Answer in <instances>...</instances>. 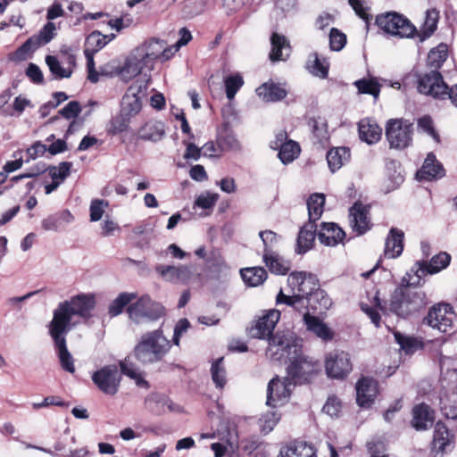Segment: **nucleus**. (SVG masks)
Here are the masks:
<instances>
[{
	"mask_svg": "<svg viewBox=\"0 0 457 457\" xmlns=\"http://www.w3.org/2000/svg\"><path fill=\"white\" fill-rule=\"evenodd\" d=\"M266 354L275 361H281L286 357L288 359L287 374L294 384L308 382L320 370L318 361L306 355L300 342L289 332H277L270 339Z\"/></svg>",
	"mask_w": 457,
	"mask_h": 457,
	"instance_id": "1",
	"label": "nucleus"
},
{
	"mask_svg": "<svg viewBox=\"0 0 457 457\" xmlns=\"http://www.w3.org/2000/svg\"><path fill=\"white\" fill-rule=\"evenodd\" d=\"M96 306V298L93 294H79L70 300L60 303L54 311V317L49 324L50 328L70 331L72 326L73 316L87 320Z\"/></svg>",
	"mask_w": 457,
	"mask_h": 457,
	"instance_id": "2",
	"label": "nucleus"
},
{
	"mask_svg": "<svg viewBox=\"0 0 457 457\" xmlns=\"http://www.w3.org/2000/svg\"><path fill=\"white\" fill-rule=\"evenodd\" d=\"M171 348L170 341L161 328L144 333L134 347V356L144 365L162 361Z\"/></svg>",
	"mask_w": 457,
	"mask_h": 457,
	"instance_id": "3",
	"label": "nucleus"
},
{
	"mask_svg": "<svg viewBox=\"0 0 457 457\" xmlns=\"http://www.w3.org/2000/svg\"><path fill=\"white\" fill-rule=\"evenodd\" d=\"M427 295L411 286H401L391 295L390 311L400 317H407L428 304Z\"/></svg>",
	"mask_w": 457,
	"mask_h": 457,
	"instance_id": "4",
	"label": "nucleus"
},
{
	"mask_svg": "<svg viewBox=\"0 0 457 457\" xmlns=\"http://www.w3.org/2000/svg\"><path fill=\"white\" fill-rule=\"evenodd\" d=\"M418 89L420 93L431 96L435 99L449 98L457 107V84L449 87L443 80L438 71H429L419 79Z\"/></svg>",
	"mask_w": 457,
	"mask_h": 457,
	"instance_id": "5",
	"label": "nucleus"
},
{
	"mask_svg": "<svg viewBox=\"0 0 457 457\" xmlns=\"http://www.w3.org/2000/svg\"><path fill=\"white\" fill-rule=\"evenodd\" d=\"M376 24L384 32L401 38L415 37L417 28L403 15L389 12L377 16Z\"/></svg>",
	"mask_w": 457,
	"mask_h": 457,
	"instance_id": "6",
	"label": "nucleus"
},
{
	"mask_svg": "<svg viewBox=\"0 0 457 457\" xmlns=\"http://www.w3.org/2000/svg\"><path fill=\"white\" fill-rule=\"evenodd\" d=\"M442 394L440 396L441 410L448 419L457 418V370H447L443 372L441 380Z\"/></svg>",
	"mask_w": 457,
	"mask_h": 457,
	"instance_id": "7",
	"label": "nucleus"
},
{
	"mask_svg": "<svg viewBox=\"0 0 457 457\" xmlns=\"http://www.w3.org/2000/svg\"><path fill=\"white\" fill-rule=\"evenodd\" d=\"M413 124L404 119H391L386 125V137L390 148L403 150L412 143Z\"/></svg>",
	"mask_w": 457,
	"mask_h": 457,
	"instance_id": "8",
	"label": "nucleus"
},
{
	"mask_svg": "<svg viewBox=\"0 0 457 457\" xmlns=\"http://www.w3.org/2000/svg\"><path fill=\"white\" fill-rule=\"evenodd\" d=\"M150 77L145 74L136 80L127 90L121 101V114L128 118L137 115L142 108V100L147 95Z\"/></svg>",
	"mask_w": 457,
	"mask_h": 457,
	"instance_id": "9",
	"label": "nucleus"
},
{
	"mask_svg": "<svg viewBox=\"0 0 457 457\" xmlns=\"http://www.w3.org/2000/svg\"><path fill=\"white\" fill-rule=\"evenodd\" d=\"M163 312V307L149 295H143L128 307L129 319L137 324L154 321L162 316Z\"/></svg>",
	"mask_w": 457,
	"mask_h": 457,
	"instance_id": "10",
	"label": "nucleus"
},
{
	"mask_svg": "<svg viewBox=\"0 0 457 457\" xmlns=\"http://www.w3.org/2000/svg\"><path fill=\"white\" fill-rule=\"evenodd\" d=\"M455 318L453 308L449 303H439L429 308L422 320V324L441 333H446L453 328Z\"/></svg>",
	"mask_w": 457,
	"mask_h": 457,
	"instance_id": "11",
	"label": "nucleus"
},
{
	"mask_svg": "<svg viewBox=\"0 0 457 457\" xmlns=\"http://www.w3.org/2000/svg\"><path fill=\"white\" fill-rule=\"evenodd\" d=\"M121 375L117 366L107 365L92 375V380L103 393L114 395L120 387Z\"/></svg>",
	"mask_w": 457,
	"mask_h": 457,
	"instance_id": "12",
	"label": "nucleus"
},
{
	"mask_svg": "<svg viewBox=\"0 0 457 457\" xmlns=\"http://www.w3.org/2000/svg\"><path fill=\"white\" fill-rule=\"evenodd\" d=\"M293 385L289 377L283 379L278 377L272 378L267 387L266 404L272 408L284 405L289 399Z\"/></svg>",
	"mask_w": 457,
	"mask_h": 457,
	"instance_id": "13",
	"label": "nucleus"
},
{
	"mask_svg": "<svg viewBox=\"0 0 457 457\" xmlns=\"http://www.w3.org/2000/svg\"><path fill=\"white\" fill-rule=\"evenodd\" d=\"M352 362L348 353L333 351L329 353L325 361V370L329 378H344L352 371Z\"/></svg>",
	"mask_w": 457,
	"mask_h": 457,
	"instance_id": "14",
	"label": "nucleus"
},
{
	"mask_svg": "<svg viewBox=\"0 0 457 457\" xmlns=\"http://www.w3.org/2000/svg\"><path fill=\"white\" fill-rule=\"evenodd\" d=\"M280 319V312L275 309L268 311L260 317L249 329V335L253 338L271 339L276 334L272 335L276 324ZM270 345L268 346V348Z\"/></svg>",
	"mask_w": 457,
	"mask_h": 457,
	"instance_id": "15",
	"label": "nucleus"
},
{
	"mask_svg": "<svg viewBox=\"0 0 457 457\" xmlns=\"http://www.w3.org/2000/svg\"><path fill=\"white\" fill-rule=\"evenodd\" d=\"M155 271L163 281L173 284H187L193 276L192 268L187 265L158 264Z\"/></svg>",
	"mask_w": 457,
	"mask_h": 457,
	"instance_id": "16",
	"label": "nucleus"
},
{
	"mask_svg": "<svg viewBox=\"0 0 457 457\" xmlns=\"http://www.w3.org/2000/svg\"><path fill=\"white\" fill-rule=\"evenodd\" d=\"M271 146L274 149H278V158L284 164L292 162L299 156L301 152L298 143L291 139L287 140V135L285 131H280L276 135Z\"/></svg>",
	"mask_w": 457,
	"mask_h": 457,
	"instance_id": "17",
	"label": "nucleus"
},
{
	"mask_svg": "<svg viewBox=\"0 0 457 457\" xmlns=\"http://www.w3.org/2000/svg\"><path fill=\"white\" fill-rule=\"evenodd\" d=\"M287 284L291 289V295H309L318 287L315 277L304 271L291 272Z\"/></svg>",
	"mask_w": 457,
	"mask_h": 457,
	"instance_id": "18",
	"label": "nucleus"
},
{
	"mask_svg": "<svg viewBox=\"0 0 457 457\" xmlns=\"http://www.w3.org/2000/svg\"><path fill=\"white\" fill-rule=\"evenodd\" d=\"M69 331L56 329L49 327V333L54 341L58 357L60 359L62 369L70 373H73L75 371L73 358L67 349L65 340V335Z\"/></svg>",
	"mask_w": 457,
	"mask_h": 457,
	"instance_id": "19",
	"label": "nucleus"
},
{
	"mask_svg": "<svg viewBox=\"0 0 457 457\" xmlns=\"http://www.w3.org/2000/svg\"><path fill=\"white\" fill-rule=\"evenodd\" d=\"M378 395V382L370 378H361L356 384V401L361 407L369 408Z\"/></svg>",
	"mask_w": 457,
	"mask_h": 457,
	"instance_id": "20",
	"label": "nucleus"
},
{
	"mask_svg": "<svg viewBox=\"0 0 457 457\" xmlns=\"http://www.w3.org/2000/svg\"><path fill=\"white\" fill-rule=\"evenodd\" d=\"M303 320L307 331L323 342H328L334 338V331L319 317L306 312H303Z\"/></svg>",
	"mask_w": 457,
	"mask_h": 457,
	"instance_id": "21",
	"label": "nucleus"
},
{
	"mask_svg": "<svg viewBox=\"0 0 457 457\" xmlns=\"http://www.w3.org/2000/svg\"><path fill=\"white\" fill-rule=\"evenodd\" d=\"M134 50L136 51V54L145 62L148 69L152 70L154 68V60L160 58L161 53L163 52V41L154 38L149 41H145Z\"/></svg>",
	"mask_w": 457,
	"mask_h": 457,
	"instance_id": "22",
	"label": "nucleus"
},
{
	"mask_svg": "<svg viewBox=\"0 0 457 457\" xmlns=\"http://www.w3.org/2000/svg\"><path fill=\"white\" fill-rule=\"evenodd\" d=\"M145 68L148 69V66L133 50L120 68L118 74L123 81L128 82L139 75Z\"/></svg>",
	"mask_w": 457,
	"mask_h": 457,
	"instance_id": "23",
	"label": "nucleus"
},
{
	"mask_svg": "<svg viewBox=\"0 0 457 457\" xmlns=\"http://www.w3.org/2000/svg\"><path fill=\"white\" fill-rule=\"evenodd\" d=\"M369 209L361 203H355L349 211V222L357 235L364 234L370 228Z\"/></svg>",
	"mask_w": 457,
	"mask_h": 457,
	"instance_id": "24",
	"label": "nucleus"
},
{
	"mask_svg": "<svg viewBox=\"0 0 457 457\" xmlns=\"http://www.w3.org/2000/svg\"><path fill=\"white\" fill-rule=\"evenodd\" d=\"M445 176V170L442 164L436 161L433 153L428 154L420 170L416 173L420 180H432L441 179Z\"/></svg>",
	"mask_w": 457,
	"mask_h": 457,
	"instance_id": "25",
	"label": "nucleus"
},
{
	"mask_svg": "<svg viewBox=\"0 0 457 457\" xmlns=\"http://www.w3.org/2000/svg\"><path fill=\"white\" fill-rule=\"evenodd\" d=\"M74 216L69 210H62L59 212L48 215L41 220V228L45 231L59 232L67 225L72 223Z\"/></svg>",
	"mask_w": 457,
	"mask_h": 457,
	"instance_id": "26",
	"label": "nucleus"
},
{
	"mask_svg": "<svg viewBox=\"0 0 457 457\" xmlns=\"http://www.w3.org/2000/svg\"><path fill=\"white\" fill-rule=\"evenodd\" d=\"M57 28L54 23L48 22L39 31L38 35L29 38L21 47V51H35L40 46L49 43L55 36Z\"/></svg>",
	"mask_w": 457,
	"mask_h": 457,
	"instance_id": "27",
	"label": "nucleus"
},
{
	"mask_svg": "<svg viewBox=\"0 0 457 457\" xmlns=\"http://www.w3.org/2000/svg\"><path fill=\"white\" fill-rule=\"evenodd\" d=\"M329 62L324 56H320L316 52L310 53L305 62L306 71L313 77L320 79L328 78Z\"/></svg>",
	"mask_w": 457,
	"mask_h": 457,
	"instance_id": "28",
	"label": "nucleus"
},
{
	"mask_svg": "<svg viewBox=\"0 0 457 457\" xmlns=\"http://www.w3.org/2000/svg\"><path fill=\"white\" fill-rule=\"evenodd\" d=\"M270 58L272 62L285 61L289 57L291 47L285 36L273 32L270 37Z\"/></svg>",
	"mask_w": 457,
	"mask_h": 457,
	"instance_id": "29",
	"label": "nucleus"
},
{
	"mask_svg": "<svg viewBox=\"0 0 457 457\" xmlns=\"http://www.w3.org/2000/svg\"><path fill=\"white\" fill-rule=\"evenodd\" d=\"M412 427L417 430H426L434 422V411L425 403L416 405L412 410Z\"/></svg>",
	"mask_w": 457,
	"mask_h": 457,
	"instance_id": "30",
	"label": "nucleus"
},
{
	"mask_svg": "<svg viewBox=\"0 0 457 457\" xmlns=\"http://www.w3.org/2000/svg\"><path fill=\"white\" fill-rule=\"evenodd\" d=\"M345 232L335 223H323L318 233L319 240L327 246H335L343 242Z\"/></svg>",
	"mask_w": 457,
	"mask_h": 457,
	"instance_id": "31",
	"label": "nucleus"
},
{
	"mask_svg": "<svg viewBox=\"0 0 457 457\" xmlns=\"http://www.w3.org/2000/svg\"><path fill=\"white\" fill-rule=\"evenodd\" d=\"M439 17V11L436 8L427 10L424 21L420 27V30L417 29V33L415 34L420 42H424L435 33L437 29Z\"/></svg>",
	"mask_w": 457,
	"mask_h": 457,
	"instance_id": "32",
	"label": "nucleus"
},
{
	"mask_svg": "<svg viewBox=\"0 0 457 457\" xmlns=\"http://www.w3.org/2000/svg\"><path fill=\"white\" fill-rule=\"evenodd\" d=\"M262 259L270 271L277 275H285L291 268L290 262L284 259L274 250L264 252Z\"/></svg>",
	"mask_w": 457,
	"mask_h": 457,
	"instance_id": "33",
	"label": "nucleus"
},
{
	"mask_svg": "<svg viewBox=\"0 0 457 457\" xmlns=\"http://www.w3.org/2000/svg\"><path fill=\"white\" fill-rule=\"evenodd\" d=\"M360 138L369 145L376 144L382 135V129L370 119H363L359 122Z\"/></svg>",
	"mask_w": 457,
	"mask_h": 457,
	"instance_id": "34",
	"label": "nucleus"
},
{
	"mask_svg": "<svg viewBox=\"0 0 457 457\" xmlns=\"http://www.w3.org/2000/svg\"><path fill=\"white\" fill-rule=\"evenodd\" d=\"M309 295H286L282 290L277 295V304L285 303L299 312H309Z\"/></svg>",
	"mask_w": 457,
	"mask_h": 457,
	"instance_id": "35",
	"label": "nucleus"
},
{
	"mask_svg": "<svg viewBox=\"0 0 457 457\" xmlns=\"http://www.w3.org/2000/svg\"><path fill=\"white\" fill-rule=\"evenodd\" d=\"M317 226L313 222L306 223L299 231L296 253L303 254L312 248Z\"/></svg>",
	"mask_w": 457,
	"mask_h": 457,
	"instance_id": "36",
	"label": "nucleus"
},
{
	"mask_svg": "<svg viewBox=\"0 0 457 457\" xmlns=\"http://www.w3.org/2000/svg\"><path fill=\"white\" fill-rule=\"evenodd\" d=\"M403 236L402 230L391 228L385 244V255L387 258H396L402 253Z\"/></svg>",
	"mask_w": 457,
	"mask_h": 457,
	"instance_id": "37",
	"label": "nucleus"
},
{
	"mask_svg": "<svg viewBox=\"0 0 457 457\" xmlns=\"http://www.w3.org/2000/svg\"><path fill=\"white\" fill-rule=\"evenodd\" d=\"M256 94L265 102H276L285 98L287 91L273 82H265L256 88Z\"/></svg>",
	"mask_w": 457,
	"mask_h": 457,
	"instance_id": "38",
	"label": "nucleus"
},
{
	"mask_svg": "<svg viewBox=\"0 0 457 457\" xmlns=\"http://www.w3.org/2000/svg\"><path fill=\"white\" fill-rule=\"evenodd\" d=\"M280 457H316L313 447L305 442L291 443L280 451Z\"/></svg>",
	"mask_w": 457,
	"mask_h": 457,
	"instance_id": "39",
	"label": "nucleus"
},
{
	"mask_svg": "<svg viewBox=\"0 0 457 457\" xmlns=\"http://www.w3.org/2000/svg\"><path fill=\"white\" fill-rule=\"evenodd\" d=\"M451 262V256L445 252H442L430 260L429 262H425V267L426 269H421L420 267H418V270L416 272H420L421 275H433L436 273H438L442 270H445Z\"/></svg>",
	"mask_w": 457,
	"mask_h": 457,
	"instance_id": "40",
	"label": "nucleus"
},
{
	"mask_svg": "<svg viewBox=\"0 0 457 457\" xmlns=\"http://www.w3.org/2000/svg\"><path fill=\"white\" fill-rule=\"evenodd\" d=\"M165 134L164 124L161 121L146 122L139 130L141 139L158 142L162 139Z\"/></svg>",
	"mask_w": 457,
	"mask_h": 457,
	"instance_id": "41",
	"label": "nucleus"
},
{
	"mask_svg": "<svg viewBox=\"0 0 457 457\" xmlns=\"http://www.w3.org/2000/svg\"><path fill=\"white\" fill-rule=\"evenodd\" d=\"M350 159V151L347 147H336L327 154L328 165L332 172L338 170Z\"/></svg>",
	"mask_w": 457,
	"mask_h": 457,
	"instance_id": "42",
	"label": "nucleus"
},
{
	"mask_svg": "<svg viewBox=\"0 0 457 457\" xmlns=\"http://www.w3.org/2000/svg\"><path fill=\"white\" fill-rule=\"evenodd\" d=\"M308 297L310 309L314 312H325L332 305V301L328 294L324 290L317 288V287L309 294Z\"/></svg>",
	"mask_w": 457,
	"mask_h": 457,
	"instance_id": "43",
	"label": "nucleus"
},
{
	"mask_svg": "<svg viewBox=\"0 0 457 457\" xmlns=\"http://www.w3.org/2000/svg\"><path fill=\"white\" fill-rule=\"evenodd\" d=\"M240 273L245 283L250 287H257L267 278V272L262 267L245 268Z\"/></svg>",
	"mask_w": 457,
	"mask_h": 457,
	"instance_id": "44",
	"label": "nucleus"
},
{
	"mask_svg": "<svg viewBox=\"0 0 457 457\" xmlns=\"http://www.w3.org/2000/svg\"><path fill=\"white\" fill-rule=\"evenodd\" d=\"M448 56V46L446 44L441 43L436 47L431 49L428 54V65L437 71L442 64L446 61Z\"/></svg>",
	"mask_w": 457,
	"mask_h": 457,
	"instance_id": "45",
	"label": "nucleus"
},
{
	"mask_svg": "<svg viewBox=\"0 0 457 457\" xmlns=\"http://www.w3.org/2000/svg\"><path fill=\"white\" fill-rule=\"evenodd\" d=\"M325 204V197L322 194H314L311 195L307 201V208L309 213V222L318 220L322 212Z\"/></svg>",
	"mask_w": 457,
	"mask_h": 457,
	"instance_id": "46",
	"label": "nucleus"
},
{
	"mask_svg": "<svg viewBox=\"0 0 457 457\" xmlns=\"http://www.w3.org/2000/svg\"><path fill=\"white\" fill-rule=\"evenodd\" d=\"M120 370L124 375L134 379L138 386H148L147 381H145L142 377L137 366L135 363H133L129 359H125L123 361L120 362Z\"/></svg>",
	"mask_w": 457,
	"mask_h": 457,
	"instance_id": "47",
	"label": "nucleus"
},
{
	"mask_svg": "<svg viewBox=\"0 0 457 457\" xmlns=\"http://www.w3.org/2000/svg\"><path fill=\"white\" fill-rule=\"evenodd\" d=\"M137 295L134 293H121L109 305L108 312L112 317L120 315L125 306H127L131 301L136 299Z\"/></svg>",
	"mask_w": 457,
	"mask_h": 457,
	"instance_id": "48",
	"label": "nucleus"
},
{
	"mask_svg": "<svg viewBox=\"0 0 457 457\" xmlns=\"http://www.w3.org/2000/svg\"><path fill=\"white\" fill-rule=\"evenodd\" d=\"M453 436L445 425L440 421L436 422L434 432V444L441 451H445L451 444Z\"/></svg>",
	"mask_w": 457,
	"mask_h": 457,
	"instance_id": "49",
	"label": "nucleus"
},
{
	"mask_svg": "<svg viewBox=\"0 0 457 457\" xmlns=\"http://www.w3.org/2000/svg\"><path fill=\"white\" fill-rule=\"evenodd\" d=\"M418 267H420L421 269H426L425 267V262H417L409 271L406 272V274L402 278V285L403 286H411V287H416L420 286L421 284V279L425 275H421V273L416 272L418 270Z\"/></svg>",
	"mask_w": 457,
	"mask_h": 457,
	"instance_id": "50",
	"label": "nucleus"
},
{
	"mask_svg": "<svg viewBox=\"0 0 457 457\" xmlns=\"http://www.w3.org/2000/svg\"><path fill=\"white\" fill-rule=\"evenodd\" d=\"M359 93L369 94L378 98L380 92V85L375 79H360L354 82Z\"/></svg>",
	"mask_w": 457,
	"mask_h": 457,
	"instance_id": "51",
	"label": "nucleus"
},
{
	"mask_svg": "<svg viewBox=\"0 0 457 457\" xmlns=\"http://www.w3.org/2000/svg\"><path fill=\"white\" fill-rule=\"evenodd\" d=\"M223 358H219L216 360L211 368L212 378L214 382L216 387L223 388L227 379H226V370L222 365Z\"/></svg>",
	"mask_w": 457,
	"mask_h": 457,
	"instance_id": "52",
	"label": "nucleus"
},
{
	"mask_svg": "<svg viewBox=\"0 0 457 457\" xmlns=\"http://www.w3.org/2000/svg\"><path fill=\"white\" fill-rule=\"evenodd\" d=\"M107 37L99 31H94L86 39L85 50L96 53L107 44Z\"/></svg>",
	"mask_w": 457,
	"mask_h": 457,
	"instance_id": "53",
	"label": "nucleus"
},
{
	"mask_svg": "<svg viewBox=\"0 0 457 457\" xmlns=\"http://www.w3.org/2000/svg\"><path fill=\"white\" fill-rule=\"evenodd\" d=\"M280 420V415L276 411H270L263 413L259 419L261 430L267 434L270 433Z\"/></svg>",
	"mask_w": 457,
	"mask_h": 457,
	"instance_id": "54",
	"label": "nucleus"
},
{
	"mask_svg": "<svg viewBox=\"0 0 457 457\" xmlns=\"http://www.w3.org/2000/svg\"><path fill=\"white\" fill-rule=\"evenodd\" d=\"M226 96L229 100L234 99L237 91L244 85L243 78L239 74L228 76L224 79Z\"/></svg>",
	"mask_w": 457,
	"mask_h": 457,
	"instance_id": "55",
	"label": "nucleus"
},
{
	"mask_svg": "<svg viewBox=\"0 0 457 457\" xmlns=\"http://www.w3.org/2000/svg\"><path fill=\"white\" fill-rule=\"evenodd\" d=\"M312 127L313 137L317 138L319 143L324 144L328 141L329 135L325 120L321 118L313 119L312 120Z\"/></svg>",
	"mask_w": 457,
	"mask_h": 457,
	"instance_id": "56",
	"label": "nucleus"
},
{
	"mask_svg": "<svg viewBox=\"0 0 457 457\" xmlns=\"http://www.w3.org/2000/svg\"><path fill=\"white\" fill-rule=\"evenodd\" d=\"M46 62L49 67L50 71L58 79L69 78L71 75L70 69L62 67L60 62L55 56L47 55Z\"/></svg>",
	"mask_w": 457,
	"mask_h": 457,
	"instance_id": "57",
	"label": "nucleus"
},
{
	"mask_svg": "<svg viewBox=\"0 0 457 457\" xmlns=\"http://www.w3.org/2000/svg\"><path fill=\"white\" fill-rule=\"evenodd\" d=\"M346 44V35L336 28L329 31V47L332 51H341Z\"/></svg>",
	"mask_w": 457,
	"mask_h": 457,
	"instance_id": "58",
	"label": "nucleus"
},
{
	"mask_svg": "<svg viewBox=\"0 0 457 457\" xmlns=\"http://www.w3.org/2000/svg\"><path fill=\"white\" fill-rule=\"evenodd\" d=\"M108 207V202L100 199H94L90 204V220L98 221L104 215L105 208Z\"/></svg>",
	"mask_w": 457,
	"mask_h": 457,
	"instance_id": "59",
	"label": "nucleus"
},
{
	"mask_svg": "<svg viewBox=\"0 0 457 457\" xmlns=\"http://www.w3.org/2000/svg\"><path fill=\"white\" fill-rule=\"evenodd\" d=\"M395 338L406 353H413L419 346V343L416 339L403 336L398 332L395 333Z\"/></svg>",
	"mask_w": 457,
	"mask_h": 457,
	"instance_id": "60",
	"label": "nucleus"
},
{
	"mask_svg": "<svg viewBox=\"0 0 457 457\" xmlns=\"http://www.w3.org/2000/svg\"><path fill=\"white\" fill-rule=\"evenodd\" d=\"M418 128L420 130L427 133L436 142H439V135L435 130L433 126V120L429 116H423L418 120Z\"/></svg>",
	"mask_w": 457,
	"mask_h": 457,
	"instance_id": "61",
	"label": "nucleus"
},
{
	"mask_svg": "<svg viewBox=\"0 0 457 457\" xmlns=\"http://www.w3.org/2000/svg\"><path fill=\"white\" fill-rule=\"evenodd\" d=\"M71 168V162H61L58 166L49 168L50 176L54 180L59 179L62 181L70 175Z\"/></svg>",
	"mask_w": 457,
	"mask_h": 457,
	"instance_id": "62",
	"label": "nucleus"
},
{
	"mask_svg": "<svg viewBox=\"0 0 457 457\" xmlns=\"http://www.w3.org/2000/svg\"><path fill=\"white\" fill-rule=\"evenodd\" d=\"M219 145L225 151H237L240 149V143L233 134H227L219 139Z\"/></svg>",
	"mask_w": 457,
	"mask_h": 457,
	"instance_id": "63",
	"label": "nucleus"
},
{
	"mask_svg": "<svg viewBox=\"0 0 457 457\" xmlns=\"http://www.w3.org/2000/svg\"><path fill=\"white\" fill-rule=\"evenodd\" d=\"M218 200V195L205 192L201 194L195 200V204L203 209L212 208Z\"/></svg>",
	"mask_w": 457,
	"mask_h": 457,
	"instance_id": "64",
	"label": "nucleus"
}]
</instances>
